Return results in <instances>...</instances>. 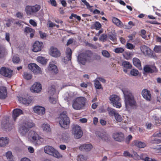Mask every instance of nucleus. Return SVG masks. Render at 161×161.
<instances>
[{"mask_svg": "<svg viewBox=\"0 0 161 161\" xmlns=\"http://www.w3.org/2000/svg\"><path fill=\"white\" fill-rule=\"evenodd\" d=\"M122 91L124 95L125 107L128 110L129 107H131L135 105L136 102L134 95L128 89H123Z\"/></svg>", "mask_w": 161, "mask_h": 161, "instance_id": "1", "label": "nucleus"}, {"mask_svg": "<svg viewBox=\"0 0 161 161\" xmlns=\"http://www.w3.org/2000/svg\"><path fill=\"white\" fill-rule=\"evenodd\" d=\"M92 52L90 50L80 53L77 57V59L79 63L85 65L87 62H90L93 61L92 57Z\"/></svg>", "mask_w": 161, "mask_h": 161, "instance_id": "2", "label": "nucleus"}, {"mask_svg": "<svg viewBox=\"0 0 161 161\" xmlns=\"http://www.w3.org/2000/svg\"><path fill=\"white\" fill-rule=\"evenodd\" d=\"M58 119L59 124L61 127L65 129H68L69 126L70 119L66 111L62 112L60 114Z\"/></svg>", "mask_w": 161, "mask_h": 161, "instance_id": "3", "label": "nucleus"}, {"mask_svg": "<svg viewBox=\"0 0 161 161\" xmlns=\"http://www.w3.org/2000/svg\"><path fill=\"white\" fill-rule=\"evenodd\" d=\"M28 137L30 141L36 146L41 145L43 141V139L33 130L29 131Z\"/></svg>", "mask_w": 161, "mask_h": 161, "instance_id": "4", "label": "nucleus"}, {"mask_svg": "<svg viewBox=\"0 0 161 161\" xmlns=\"http://www.w3.org/2000/svg\"><path fill=\"white\" fill-rule=\"evenodd\" d=\"M86 98L84 97H80L73 101V108L75 109L80 110L84 107L85 104Z\"/></svg>", "mask_w": 161, "mask_h": 161, "instance_id": "5", "label": "nucleus"}, {"mask_svg": "<svg viewBox=\"0 0 161 161\" xmlns=\"http://www.w3.org/2000/svg\"><path fill=\"white\" fill-rule=\"evenodd\" d=\"M34 126L35 124L33 123L25 122L20 127L19 129V132L22 136H25L29 131L30 129Z\"/></svg>", "mask_w": 161, "mask_h": 161, "instance_id": "6", "label": "nucleus"}, {"mask_svg": "<svg viewBox=\"0 0 161 161\" xmlns=\"http://www.w3.org/2000/svg\"><path fill=\"white\" fill-rule=\"evenodd\" d=\"M44 151L46 153L54 157L59 158L62 157L59 153L52 146H45L44 148Z\"/></svg>", "mask_w": 161, "mask_h": 161, "instance_id": "7", "label": "nucleus"}, {"mask_svg": "<svg viewBox=\"0 0 161 161\" xmlns=\"http://www.w3.org/2000/svg\"><path fill=\"white\" fill-rule=\"evenodd\" d=\"M41 7V6L38 4L32 6H27L25 8L26 12L27 15H32L39 11Z\"/></svg>", "mask_w": 161, "mask_h": 161, "instance_id": "8", "label": "nucleus"}, {"mask_svg": "<svg viewBox=\"0 0 161 161\" xmlns=\"http://www.w3.org/2000/svg\"><path fill=\"white\" fill-rule=\"evenodd\" d=\"M72 133L74 134L75 137L76 139L80 138L82 136V131L80 127L77 125H72Z\"/></svg>", "mask_w": 161, "mask_h": 161, "instance_id": "9", "label": "nucleus"}, {"mask_svg": "<svg viewBox=\"0 0 161 161\" xmlns=\"http://www.w3.org/2000/svg\"><path fill=\"white\" fill-rule=\"evenodd\" d=\"M109 99L114 106L118 108L121 106L120 102V98L119 96L115 95H112L110 96Z\"/></svg>", "mask_w": 161, "mask_h": 161, "instance_id": "10", "label": "nucleus"}, {"mask_svg": "<svg viewBox=\"0 0 161 161\" xmlns=\"http://www.w3.org/2000/svg\"><path fill=\"white\" fill-rule=\"evenodd\" d=\"M95 134L97 137L105 142H108L110 140L111 137L106 132L97 131L96 132Z\"/></svg>", "mask_w": 161, "mask_h": 161, "instance_id": "11", "label": "nucleus"}, {"mask_svg": "<svg viewBox=\"0 0 161 161\" xmlns=\"http://www.w3.org/2000/svg\"><path fill=\"white\" fill-rule=\"evenodd\" d=\"M13 73L12 70L5 67H2L0 69V74L5 77L11 78Z\"/></svg>", "mask_w": 161, "mask_h": 161, "instance_id": "12", "label": "nucleus"}, {"mask_svg": "<svg viewBox=\"0 0 161 161\" xmlns=\"http://www.w3.org/2000/svg\"><path fill=\"white\" fill-rule=\"evenodd\" d=\"M28 67L30 69L36 74H41L42 73L41 68L35 64H29Z\"/></svg>", "mask_w": 161, "mask_h": 161, "instance_id": "13", "label": "nucleus"}, {"mask_svg": "<svg viewBox=\"0 0 161 161\" xmlns=\"http://www.w3.org/2000/svg\"><path fill=\"white\" fill-rule=\"evenodd\" d=\"M112 136L114 140L116 141L121 142L124 139V135L121 132L115 133L113 134Z\"/></svg>", "mask_w": 161, "mask_h": 161, "instance_id": "14", "label": "nucleus"}, {"mask_svg": "<svg viewBox=\"0 0 161 161\" xmlns=\"http://www.w3.org/2000/svg\"><path fill=\"white\" fill-rule=\"evenodd\" d=\"M32 51L34 52H37L41 50L43 47V43L42 42L36 41L34 43Z\"/></svg>", "mask_w": 161, "mask_h": 161, "instance_id": "15", "label": "nucleus"}, {"mask_svg": "<svg viewBox=\"0 0 161 161\" xmlns=\"http://www.w3.org/2000/svg\"><path fill=\"white\" fill-rule=\"evenodd\" d=\"M42 89V86L41 84L39 83H35L31 87V90L32 92L38 93L40 92Z\"/></svg>", "mask_w": 161, "mask_h": 161, "instance_id": "16", "label": "nucleus"}, {"mask_svg": "<svg viewBox=\"0 0 161 161\" xmlns=\"http://www.w3.org/2000/svg\"><path fill=\"white\" fill-rule=\"evenodd\" d=\"M33 110L35 113L40 115H42L45 113V109L42 106H37L34 107Z\"/></svg>", "mask_w": 161, "mask_h": 161, "instance_id": "17", "label": "nucleus"}, {"mask_svg": "<svg viewBox=\"0 0 161 161\" xmlns=\"http://www.w3.org/2000/svg\"><path fill=\"white\" fill-rule=\"evenodd\" d=\"M109 114L111 115H114L115 118L116 120L118 122H120L122 120V118L121 116L119 115L116 111L114 109H110L109 112Z\"/></svg>", "mask_w": 161, "mask_h": 161, "instance_id": "18", "label": "nucleus"}, {"mask_svg": "<svg viewBox=\"0 0 161 161\" xmlns=\"http://www.w3.org/2000/svg\"><path fill=\"white\" fill-rule=\"evenodd\" d=\"M3 129H5L6 131H9L12 129V126L8 120L3 121L2 123Z\"/></svg>", "mask_w": 161, "mask_h": 161, "instance_id": "19", "label": "nucleus"}, {"mask_svg": "<svg viewBox=\"0 0 161 161\" xmlns=\"http://www.w3.org/2000/svg\"><path fill=\"white\" fill-rule=\"evenodd\" d=\"M144 70L145 72L150 73H156L158 71L156 67L154 66H152L150 67L148 65H146L144 67Z\"/></svg>", "mask_w": 161, "mask_h": 161, "instance_id": "20", "label": "nucleus"}, {"mask_svg": "<svg viewBox=\"0 0 161 161\" xmlns=\"http://www.w3.org/2000/svg\"><path fill=\"white\" fill-rule=\"evenodd\" d=\"M142 94L143 97L147 100H150L151 95L149 91L144 89L142 90Z\"/></svg>", "mask_w": 161, "mask_h": 161, "instance_id": "21", "label": "nucleus"}, {"mask_svg": "<svg viewBox=\"0 0 161 161\" xmlns=\"http://www.w3.org/2000/svg\"><path fill=\"white\" fill-rule=\"evenodd\" d=\"M50 54L53 57H58L60 56L61 53L57 48L51 47L50 48Z\"/></svg>", "mask_w": 161, "mask_h": 161, "instance_id": "22", "label": "nucleus"}, {"mask_svg": "<svg viewBox=\"0 0 161 161\" xmlns=\"http://www.w3.org/2000/svg\"><path fill=\"white\" fill-rule=\"evenodd\" d=\"M92 147L91 144H84L81 145L79 147V149L81 151H85L86 152L90 151Z\"/></svg>", "mask_w": 161, "mask_h": 161, "instance_id": "23", "label": "nucleus"}, {"mask_svg": "<svg viewBox=\"0 0 161 161\" xmlns=\"http://www.w3.org/2000/svg\"><path fill=\"white\" fill-rule=\"evenodd\" d=\"M23 114L22 110L19 109H15L13 111L12 117L14 121H15L16 118L20 114Z\"/></svg>", "mask_w": 161, "mask_h": 161, "instance_id": "24", "label": "nucleus"}, {"mask_svg": "<svg viewBox=\"0 0 161 161\" xmlns=\"http://www.w3.org/2000/svg\"><path fill=\"white\" fill-rule=\"evenodd\" d=\"M7 96V91L6 88L4 87H0V98L3 99L5 98Z\"/></svg>", "mask_w": 161, "mask_h": 161, "instance_id": "25", "label": "nucleus"}, {"mask_svg": "<svg viewBox=\"0 0 161 161\" xmlns=\"http://www.w3.org/2000/svg\"><path fill=\"white\" fill-rule=\"evenodd\" d=\"M142 52L144 54L150 56L151 54V50L147 47L145 45H142L140 47Z\"/></svg>", "mask_w": 161, "mask_h": 161, "instance_id": "26", "label": "nucleus"}, {"mask_svg": "<svg viewBox=\"0 0 161 161\" xmlns=\"http://www.w3.org/2000/svg\"><path fill=\"white\" fill-rule=\"evenodd\" d=\"M9 139L7 137L0 138V147H4L8 144Z\"/></svg>", "mask_w": 161, "mask_h": 161, "instance_id": "27", "label": "nucleus"}, {"mask_svg": "<svg viewBox=\"0 0 161 161\" xmlns=\"http://www.w3.org/2000/svg\"><path fill=\"white\" fill-rule=\"evenodd\" d=\"M24 31L26 35L30 33V37L31 38H32L33 37L35 33V31L34 29L28 27H25Z\"/></svg>", "mask_w": 161, "mask_h": 161, "instance_id": "28", "label": "nucleus"}, {"mask_svg": "<svg viewBox=\"0 0 161 161\" xmlns=\"http://www.w3.org/2000/svg\"><path fill=\"white\" fill-rule=\"evenodd\" d=\"M72 53L71 50L69 48H67L66 52V56L64 58V60H65L68 61L70 60L71 58Z\"/></svg>", "mask_w": 161, "mask_h": 161, "instance_id": "29", "label": "nucleus"}, {"mask_svg": "<svg viewBox=\"0 0 161 161\" xmlns=\"http://www.w3.org/2000/svg\"><path fill=\"white\" fill-rule=\"evenodd\" d=\"M133 62L134 65L139 69H142L141 63L139 59L136 58H134L133 59Z\"/></svg>", "mask_w": 161, "mask_h": 161, "instance_id": "30", "label": "nucleus"}, {"mask_svg": "<svg viewBox=\"0 0 161 161\" xmlns=\"http://www.w3.org/2000/svg\"><path fill=\"white\" fill-rule=\"evenodd\" d=\"M47 92L50 96L53 95L56 92L55 86L53 85L49 86L48 88Z\"/></svg>", "mask_w": 161, "mask_h": 161, "instance_id": "31", "label": "nucleus"}, {"mask_svg": "<svg viewBox=\"0 0 161 161\" xmlns=\"http://www.w3.org/2000/svg\"><path fill=\"white\" fill-rule=\"evenodd\" d=\"M134 145L139 148H144L146 146V144L144 142L138 141H135L133 142Z\"/></svg>", "mask_w": 161, "mask_h": 161, "instance_id": "32", "label": "nucleus"}, {"mask_svg": "<svg viewBox=\"0 0 161 161\" xmlns=\"http://www.w3.org/2000/svg\"><path fill=\"white\" fill-rule=\"evenodd\" d=\"M48 69L49 70L51 71L55 74H57L58 72V69L56 66L53 64H50Z\"/></svg>", "mask_w": 161, "mask_h": 161, "instance_id": "33", "label": "nucleus"}, {"mask_svg": "<svg viewBox=\"0 0 161 161\" xmlns=\"http://www.w3.org/2000/svg\"><path fill=\"white\" fill-rule=\"evenodd\" d=\"M112 21L114 24L119 27H121L123 25L121 21L116 18L114 17L112 19Z\"/></svg>", "mask_w": 161, "mask_h": 161, "instance_id": "34", "label": "nucleus"}, {"mask_svg": "<svg viewBox=\"0 0 161 161\" xmlns=\"http://www.w3.org/2000/svg\"><path fill=\"white\" fill-rule=\"evenodd\" d=\"M19 101L21 103L24 104L26 105L29 104L32 102V100L31 99H27L23 97L20 98Z\"/></svg>", "mask_w": 161, "mask_h": 161, "instance_id": "35", "label": "nucleus"}, {"mask_svg": "<svg viewBox=\"0 0 161 161\" xmlns=\"http://www.w3.org/2000/svg\"><path fill=\"white\" fill-rule=\"evenodd\" d=\"M122 65L124 68L127 69H131L132 67V65L129 62L124 61L122 62Z\"/></svg>", "mask_w": 161, "mask_h": 161, "instance_id": "36", "label": "nucleus"}, {"mask_svg": "<svg viewBox=\"0 0 161 161\" xmlns=\"http://www.w3.org/2000/svg\"><path fill=\"white\" fill-rule=\"evenodd\" d=\"M37 60L38 62L43 64H46L47 61L44 57H38L37 58Z\"/></svg>", "mask_w": 161, "mask_h": 161, "instance_id": "37", "label": "nucleus"}, {"mask_svg": "<svg viewBox=\"0 0 161 161\" xmlns=\"http://www.w3.org/2000/svg\"><path fill=\"white\" fill-rule=\"evenodd\" d=\"M6 50L4 47L0 46V58L4 57L5 53Z\"/></svg>", "mask_w": 161, "mask_h": 161, "instance_id": "38", "label": "nucleus"}, {"mask_svg": "<svg viewBox=\"0 0 161 161\" xmlns=\"http://www.w3.org/2000/svg\"><path fill=\"white\" fill-rule=\"evenodd\" d=\"M108 38L114 42L116 41V35L110 32L108 34Z\"/></svg>", "mask_w": 161, "mask_h": 161, "instance_id": "39", "label": "nucleus"}, {"mask_svg": "<svg viewBox=\"0 0 161 161\" xmlns=\"http://www.w3.org/2000/svg\"><path fill=\"white\" fill-rule=\"evenodd\" d=\"M6 156L9 161H14L13 159V156L12 152L10 151H8L6 153Z\"/></svg>", "mask_w": 161, "mask_h": 161, "instance_id": "40", "label": "nucleus"}, {"mask_svg": "<svg viewBox=\"0 0 161 161\" xmlns=\"http://www.w3.org/2000/svg\"><path fill=\"white\" fill-rule=\"evenodd\" d=\"M23 76L24 78L27 80H30L32 78V75L31 74L28 73L27 72H25L24 73Z\"/></svg>", "mask_w": 161, "mask_h": 161, "instance_id": "41", "label": "nucleus"}, {"mask_svg": "<svg viewBox=\"0 0 161 161\" xmlns=\"http://www.w3.org/2000/svg\"><path fill=\"white\" fill-rule=\"evenodd\" d=\"M43 130L46 132L49 131L50 130V128L49 125L47 124H43L42 126Z\"/></svg>", "mask_w": 161, "mask_h": 161, "instance_id": "42", "label": "nucleus"}, {"mask_svg": "<svg viewBox=\"0 0 161 161\" xmlns=\"http://www.w3.org/2000/svg\"><path fill=\"white\" fill-rule=\"evenodd\" d=\"M63 140L65 142H67L69 138V135L68 134H64L63 135Z\"/></svg>", "mask_w": 161, "mask_h": 161, "instance_id": "43", "label": "nucleus"}, {"mask_svg": "<svg viewBox=\"0 0 161 161\" xmlns=\"http://www.w3.org/2000/svg\"><path fill=\"white\" fill-rule=\"evenodd\" d=\"M138 71L136 69H133L131 70L130 74L131 75L136 76L138 75Z\"/></svg>", "mask_w": 161, "mask_h": 161, "instance_id": "44", "label": "nucleus"}, {"mask_svg": "<svg viewBox=\"0 0 161 161\" xmlns=\"http://www.w3.org/2000/svg\"><path fill=\"white\" fill-rule=\"evenodd\" d=\"M124 51V49L122 47H117L115 49L114 52L117 53H121Z\"/></svg>", "mask_w": 161, "mask_h": 161, "instance_id": "45", "label": "nucleus"}, {"mask_svg": "<svg viewBox=\"0 0 161 161\" xmlns=\"http://www.w3.org/2000/svg\"><path fill=\"white\" fill-rule=\"evenodd\" d=\"M101 27V25L99 22L96 21L95 22L94 24V28L96 30H99Z\"/></svg>", "mask_w": 161, "mask_h": 161, "instance_id": "46", "label": "nucleus"}, {"mask_svg": "<svg viewBox=\"0 0 161 161\" xmlns=\"http://www.w3.org/2000/svg\"><path fill=\"white\" fill-rule=\"evenodd\" d=\"M95 86L96 88L97 89H100L102 88L100 82L97 80L95 81Z\"/></svg>", "mask_w": 161, "mask_h": 161, "instance_id": "47", "label": "nucleus"}, {"mask_svg": "<svg viewBox=\"0 0 161 161\" xmlns=\"http://www.w3.org/2000/svg\"><path fill=\"white\" fill-rule=\"evenodd\" d=\"M102 54L103 56L106 58H109L110 57L109 53L107 50H104L102 51Z\"/></svg>", "mask_w": 161, "mask_h": 161, "instance_id": "48", "label": "nucleus"}, {"mask_svg": "<svg viewBox=\"0 0 161 161\" xmlns=\"http://www.w3.org/2000/svg\"><path fill=\"white\" fill-rule=\"evenodd\" d=\"M154 50L156 53H161V46H156L154 48Z\"/></svg>", "mask_w": 161, "mask_h": 161, "instance_id": "49", "label": "nucleus"}, {"mask_svg": "<svg viewBox=\"0 0 161 161\" xmlns=\"http://www.w3.org/2000/svg\"><path fill=\"white\" fill-rule=\"evenodd\" d=\"M150 142L152 144H158L161 142V140L158 139H155L151 140Z\"/></svg>", "mask_w": 161, "mask_h": 161, "instance_id": "50", "label": "nucleus"}, {"mask_svg": "<svg viewBox=\"0 0 161 161\" xmlns=\"http://www.w3.org/2000/svg\"><path fill=\"white\" fill-rule=\"evenodd\" d=\"M107 38V35L103 34L101 35V37L99 38V39L100 40L104 42L106 40Z\"/></svg>", "mask_w": 161, "mask_h": 161, "instance_id": "51", "label": "nucleus"}, {"mask_svg": "<svg viewBox=\"0 0 161 161\" xmlns=\"http://www.w3.org/2000/svg\"><path fill=\"white\" fill-rule=\"evenodd\" d=\"M49 101L51 103L55 104L57 103V100L56 98L50 97H49Z\"/></svg>", "mask_w": 161, "mask_h": 161, "instance_id": "52", "label": "nucleus"}, {"mask_svg": "<svg viewBox=\"0 0 161 161\" xmlns=\"http://www.w3.org/2000/svg\"><path fill=\"white\" fill-rule=\"evenodd\" d=\"M13 61L14 63H18L20 61V59L19 57L14 56L13 58Z\"/></svg>", "mask_w": 161, "mask_h": 161, "instance_id": "53", "label": "nucleus"}, {"mask_svg": "<svg viewBox=\"0 0 161 161\" xmlns=\"http://www.w3.org/2000/svg\"><path fill=\"white\" fill-rule=\"evenodd\" d=\"M39 34L40 36V37L42 39L45 38L47 36L46 34L44 32H42V31H39Z\"/></svg>", "mask_w": 161, "mask_h": 161, "instance_id": "54", "label": "nucleus"}, {"mask_svg": "<svg viewBox=\"0 0 161 161\" xmlns=\"http://www.w3.org/2000/svg\"><path fill=\"white\" fill-rule=\"evenodd\" d=\"M132 137L131 135H129L125 139L126 142L127 143L129 144L130 141L132 139Z\"/></svg>", "mask_w": 161, "mask_h": 161, "instance_id": "55", "label": "nucleus"}, {"mask_svg": "<svg viewBox=\"0 0 161 161\" xmlns=\"http://www.w3.org/2000/svg\"><path fill=\"white\" fill-rule=\"evenodd\" d=\"M146 33V31L144 30H142L141 31V34H142V37L144 39H145L147 37V36L145 35V34Z\"/></svg>", "mask_w": 161, "mask_h": 161, "instance_id": "56", "label": "nucleus"}, {"mask_svg": "<svg viewBox=\"0 0 161 161\" xmlns=\"http://www.w3.org/2000/svg\"><path fill=\"white\" fill-rule=\"evenodd\" d=\"M126 47L129 49H133L134 46L133 45V44L130 43H127L126 45Z\"/></svg>", "mask_w": 161, "mask_h": 161, "instance_id": "57", "label": "nucleus"}, {"mask_svg": "<svg viewBox=\"0 0 161 161\" xmlns=\"http://www.w3.org/2000/svg\"><path fill=\"white\" fill-rule=\"evenodd\" d=\"M93 58L94 59L97 61H99L101 59V57L97 54L94 55Z\"/></svg>", "mask_w": 161, "mask_h": 161, "instance_id": "58", "label": "nucleus"}, {"mask_svg": "<svg viewBox=\"0 0 161 161\" xmlns=\"http://www.w3.org/2000/svg\"><path fill=\"white\" fill-rule=\"evenodd\" d=\"M145 161H157L155 159H152L148 157H146L144 159Z\"/></svg>", "mask_w": 161, "mask_h": 161, "instance_id": "59", "label": "nucleus"}, {"mask_svg": "<svg viewBox=\"0 0 161 161\" xmlns=\"http://www.w3.org/2000/svg\"><path fill=\"white\" fill-rule=\"evenodd\" d=\"M29 22L33 26H37L36 23L33 20L30 19Z\"/></svg>", "mask_w": 161, "mask_h": 161, "instance_id": "60", "label": "nucleus"}, {"mask_svg": "<svg viewBox=\"0 0 161 161\" xmlns=\"http://www.w3.org/2000/svg\"><path fill=\"white\" fill-rule=\"evenodd\" d=\"M153 137H159L161 136V131L158 133L156 132L153 136Z\"/></svg>", "mask_w": 161, "mask_h": 161, "instance_id": "61", "label": "nucleus"}, {"mask_svg": "<svg viewBox=\"0 0 161 161\" xmlns=\"http://www.w3.org/2000/svg\"><path fill=\"white\" fill-rule=\"evenodd\" d=\"M124 155L125 156H128L129 157H131L132 156V155H131L129 152L127 151L124 152Z\"/></svg>", "mask_w": 161, "mask_h": 161, "instance_id": "62", "label": "nucleus"}, {"mask_svg": "<svg viewBox=\"0 0 161 161\" xmlns=\"http://www.w3.org/2000/svg\"><path fill=\"white\" fill-rule=\"evenodd\" d=\"M73 40L74 39H73L71 38L69 39L66 45L68 46L69 45L71 44L73 42Z\"/></svg>", "mask_w": 161, "mask_h": 161, "instance_id": "63", "label": "nucleus"}, {"mask_svg": "<svg viewBox=\"0 0 161 161\" xmlns=\"http://www.w3.org/2000/svg\"><path fill=\"white\" fill-rule=\"evenodd\" d=\"M51 4L54 6H56L57 5V3L55 0H50Z\"/></svg>", "mask_w": 161, "mask_h": 161, "instance_id": "64", "label": "nucleus"}]
</instances>
